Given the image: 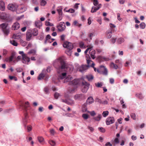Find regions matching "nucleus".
Segmentation results:
<instances>
[{"mask_svg": "<svg viewBox=\"0 0 146 146\" xmlns=\"http://www.w3.org/2000/svg\"><path fill=\"white\" fill-rule=\"evenodd\" d=\"M50 132L52 135H54L55 133L54 130L53 129H52L50 130Z\"/></svg>", "mask_w": 146, "mask_h": 146, "instance_id": "bf43d9fd", "label": "nucleus"}, {"mask_svg": "<svg viewBox=\"0 0 146 146\" xmlns=\"http://www.w3.org/2000/svg\"><path fill=\"white\" fill-rule=\"evenodd\" d=\"M10 42L14 46H17L18 44L15 40H11L10 41Z\"/></svg>", "mask_w": 146, "mask_h": 146, "instance_id": "72a5a7b5", "label": "nucleus"}, {"mask_svg": "<svg viewBox=\"0 0 146 146\" xmlns=\"http://www.w3.org/2000/svg\"><path fill=\"white\" fill-rule=\"evenodd\" d=\"M32 32L34 36H36L38 34V31L37 29H36L35 28L33 29L32 31Z\"/></svg>", "mask_w": 146, "mask_h": 146, "instance_id": "a878e982", "label": "nucleus"}, {"mask_svg": "<svg viewBox=\"0 0 146 146\" xmlns=\"http://www.w3.org/2000/svg\"><path fill=\"white\" fill-rule=\"evenodd\" d=\"M27 36V41H29L30 40L32 36L31 34L29 33H27L26 34Z\"/></svg>", "mask_w": 146, "mask_h": 146, "instance_id": "c756f323", "label": "nucleus"}, {"mask_svg": "<svg viewBox=\"0 0 146 146\" xmlns=\"http://www.w3.org/2000/svg\"><path fill=\"white\" fill-rule=\"evenodd\" d=\"M61 100L62 102L65 103L68 105H70L72 104L73 103V101H70V102L69 101V100L66 99H61Z\"/></svg>", "mask_w": 146, "mask_h": 146, "instance_id": "aec40b11", "label": "nucleus"}, {"mask_svg": "<svg viewBox=\"0 0 146 146\" xmlns=\"http://www.w3.org/2000/svg\"><path fill=\"white\" fill-rule=\"evenodd\" d=\"M131 117L133 119H136V117L135 113H131L130 114Z\"/></svg>", "mask_w": 146, "mask_h": 146, "instance_id": "09e8293b", "label": "nucleus"}, {"mask_svg": "<svg viewBox=\"0 0 146 146\" xmlns=\"http://www.w3.org/2000/svg\"><path fill=\"white\" fill-rule=\"evenodd\" d=\"M106 37L108 38H110L112 36V33L111 30L110 29L108 30L106 32Z\"/></svg>", "mask_w": 146, "mask_h": 146, "instance_id": "6ab92c4d", "label": "nucleus"}, {"mask_svg": "<svg viewBox=\"0 0 146 146\" xmlns=\"http://www.w3.org/2000/svg\"><path fill=\"white\" fill-rule=\"evenodd\" d=\"M89 52L92 58L93 59H94L96 58V56L95 55L96 54L95 51L94 50H92V49H90Z\"/></svg>", "mask_w": 146, "mask_h": 146, "instance_id": "f8f14e48", "label": "nucleus"}, {"mask_svg": "<svg viewBox=\"0 0 146 146\" xmlns=\"http://www.w3.org/2000/svg\"><path fill=\"white\" fill-rule=\"evenodd\" d=\"M145 24L144 22H142L140 24V28L141 29H144L145 28Z\"/></svg>", "mask_w": 146, "mask_h": 146, "instance_id": "c9c22d12", "label": "nucleus"}, {"mask_svg": "<svg viewBox=\"0 0 146 146\" xmlns=\"http://www.w3.org/2000/svg\"><path fill=\"white\" fill-rule=\"evenodd\" d=\"M114 122V119L113 117H108L106 120V123L108 125L113 123Z\"/></svg>", "mask_w": 146, "mask_h": 146, "instance_id": "1a4fd4ad", "label": "nucleus"}, {"mask_svg": "<svg viewBox=\"0 0 146 146\" xmlns=\"http://www.w3.org/2000/svg\"><path fill=\"white\" fill-rule=\"evenodd\" d=\"M124 41L123 38H119L117 40V42L119 44H121Z\"/></svg>", "mask_w": 146, "mask_h": 146, "instance_id": "473e14b6", "label": "nucleus"}, {"mask_svg": "<svg viewBox=\"0 0 146 146\" xmlns=\"http://www.w3.org/2000/svg\"><path fill=\"white\" fill-rule=\"evenodd\" d=\"M36 53V51L35 50H31L28 52L29 54H35Z\"/></svg>", "mask_w": 146, "mask_h": 146, "instance_id": "49530a36", "label": "nucleus"}, {"mask_svg": "<svg viewBox=\"0 0 146 146\" xmlns=\"http://www.w3.org/2000/svg\"><path fill=\"white\" fill-rule=\"evenodd\" d=\"M114 79L113 78H110V82L111 84H113L114 83Z\"/></svg>", "mask_w": 146, "mask_h": 146, "instance_id": "69168bd1", "label": "nucleus"}, {"mask_svg": "<svg viewBox=\"0 0 146 146\" xmlns=\"http://www.w3.org/2000/svg\"><path fill=\"white\" fill-rule=\"evenodd\" d=\"M86 77L88 81H90L92 80L93 78V76L92 75L87 76Z\"/></svg>", "mask_w": 146, "mask_h": 146, "instance_id": "79ce46f5", "label": "nucleus"}, {"mask_svg": "<svg viewBox=\"0 0 146 146\" xmlns=\"http://www.w3.org/2000/svg\"><path fill=\"white\" fill-rule=\"evenodd\" d=\"M38 140L40 143H41L43 141L44 139L42 137H38Z\"/></svg>", "mask_w": 146, "mask_h": 146, "instance_id": "864d4df0", "label": "nucleus"}, {"mask_svg": "<svg viewBox=\"0 0 146 146\" xmlns=\"http://www.w3.org/2000/svg\"><path fill=\"white\" fill-rule=\"evenodd\" d=\"M57 28L59 32H61L64 31L66 28L64 22H60L57 26Z\"/></svg>", "mask_w": 146, "mask_h": 146, "instance_id": "20e7f679", "label": "nucleus"}, {"mask_svg": "<svg viewBox=\"0 0 146 146\" xmlns=\"http://www.w3.org/2000/svg\"><path fill=\"white\" fill-rule=\"evenodd\" d=\"M106 146H112V144L110 142H108L105 144Z\"/></svg>", "mask_w": 146, "mask_h": 146, "instance_id": "774afa93", "label": "nucleus"}, {"mask_svg": "<svg viewBox=\"0 0 146 146\" xmlns=\"http://www.w3.org/2000/svg\"><path fill=\"white\" fill-rule=\"evenodd\" d=\"M35 25L37 27H39L42 25L41 22L38 21L35 22Z\"/></svg>", "mask_w": 146, "mask_h": 146, "instance_id": "c85d7f7f", "label": "nucleus"}, {"mask_svg": "<svg viewBox=\"0 0 146 146\" xmlns=\"http://www.w3.org/2000/svg\"><path fill=\"white\" fill-rule=\"evenodd\" d=\"M82 117L85 119H87L88 118V114H83L82 115Z\"/></svg>", "mask_w": 146, "mask_h": 146, "instance_id": "de8ad7c7", "label": "nucleus"}, {"mask_svg": "<svg viewBox=\"0 0 146 146\" xmlns=\"http://www.w3.org/2000/svg\"><path fill=\"white\" fill-rule=\"evenodd\" d=\"M94 34V33L93 32L92 33H90L89 35V36L90 38L91 39H92V37Z\"/></svg>", "mask_w": 146, "mask_h": 146, "instance_id": "338daca9", "label": "nucleus"}, {"mask_svg": "<svg viewBox=\"0 0 146 146\" xmlns=\"http://www.w3.org/2000/svg\"><path fill=\"white\" fill-rule=\"evenodd\" d=\"M51 38V36H50V35H48L46 36V40H45L44 43H46L47 42V40L48 39H50Z\"/></svg>", "mask_w": 146, "mask_h": 146, "instance_id": "603ef678", "label": "nucleus"}, {"mask_svg": "<svg viewBox=\"0 0 146 146\" xmlns=\"http://www.w3.org/2000/svg\"><path fill=\"white\" fill-rule=\"evenodd\" d=\"M62 8L61 6L58 7L57 9V11L59 15H62Z\"/></svg>", "mask_w": 146, "mask_h": 146, "instance_id": "5701e85b", "label": "nucleus"}, {"mask_svg": "<svg viewBox=\"0 0 146 146\" xmlns=\"http://www.w3.org/2000/svg\"><path fill=\"white\" fill-rule=\"evenodd\" d=\"M98 130L101 132L104 133L106 131L105 128L103 127H99L98 128Z\"/></svg>", "mask_w": 146, "mask_h": 146, "instance_id": "a19ab883", "label": "nucleus"}, {"mask_svg": "<svg viewBox=\"0 0 146 146\" xmlns=\"http://www.w3.org/2000/svg\"><path fill=\"white\" fill-rule=\"evenodd\" d=\"M93 47V46L92 45H90L88 46V48H87L86 50L84 52V53L85 54H87L88 51L90 50V49H92Z\"/></svg>", "mask_w": 146, "mask_h": 146, "instance_id": "2f4dec72", "label": "nucleus"}, {"mask_svg": "<svg viewBox=\"0 0 146 146\" xmlns=\"http://www.w3.org/2000/svg\"><path fill=\"white\" fill-rule=\"evenodd\" d=\"M136 95L140 99H142L143 98L141 93H137Z\"/></svg>", "mask_w": 146, "mask_h": 146, "instance_id": "37998d69", "label": "nucleus"}, {"mask_svg": "<svg viewBox=\"0 0 146 146\" xmlns=\"http://www.w3.org/2000/svg\"><path fill=\"white\" fill-rule=\"evenodd\" d=\"M46 3V2L44 0H42L41 1L40 4L42 6H44Z\"/></svg>", "mask_w": 146, "mask_h": 146, "instance_id": "3c124183", "label": "nucleus"}, {"mask_svg": "<svg viewBox=\"0 0 146 146\" xmlns=\"http://www.w3.org/2000/svg\"><path fill=\"white\" fill-rule=\"evenodd\" d=\"M98 4V0H93V4L95 6H97Z\"/></svg>", "mask_w": 146, "mask_h": 146, "instance_id": "5fc2aeb1", "label": "nucleus"}, {"mask_svg": "<svg viewBox=\"0 0 146 146\" xmlns=\"http://www.w3.org/2000/svg\"><path fill=\"white\" fill-rule=\"evenodd\" d=\"M63 46L64 48H67L70 50H72L74 47L73 44L68 42H64L63 44Z\"/></svg>", "mask_w": 146, "mask_h": 146, "instance_id": "423d86ee", "label": "nucleus"}, {"mask_svg": "<svg viewBox=\"0 0 146 146\" xmlns=\"http://www.w3.org/2000/svg\"><path fill=\"white\" fill-rule=\"evenodd\" d=\"M8 16L7 14L3 15L1 16V18L5 20L8 21Z\"/></svg>", "mask_w": 146, "mask_h": 146, "instance_id": "7c9ffc66", "label": "nucleus"}, {"mask_svg": "<svg viewBox=\"0 0 146 146\" xmlns=\"http://www.w3.org/2000/svg\"><path fill=\"white\" fill-rule=\"evenodd\" d=\"M59 62L61 64L60 68L62 69H65L66 68V64L65 62L62 59H60L59 60Z\"/></svg>", "mask_w": 146, "mask_h": 146, "instance_id": "ddd939ff", "label": "nucleus"}, {"mask_svg": "<svg viewBox=\"0 0 146 146\" xmlns=\"http://www.w3.org/2000/svg\"><path fill=\"white\" fill-rule=\"evenodd\" d=\"M13 37V38L18 39V38H20V36L19 35H17V34H14Z\"/></svg>", "mask_w": 146, "mask_h": 146, "instance_id": "a18cd8bd", "label": "nucleus"}, {"mask_svg": "<svg viewBox=\"0 0 146 146\" xmlns=\"http://www.w3.org/2000/svg\"><path fill=\"white\" fill-rule=\"evenodd\" d=\"M8 24L6 23L0 25V28L1 29L5 35H7L9 32V29L8 28Z\"/></svg>", "mask_w": 146, "mask_h": 146, "instance_id": "f257e3e1", "label": "nucleus"}, {"mask_svg": "<svg viewBox=\"0 0 146 146\" xmlns=\"http://www.w3.org/2000/svg\"><path fill=\"white\" fill-rule=\"evenodd\" d=\"M102 115L100 114H98L97 116L94 117L93 119L97 121H100L102 117Z\"/></svg>", "mask_w": 146, "mask_h": 146, "instance_id": "4be33fe9", "label": "nucleus"}, {"mask_svg": "<svg viewBox=\"0 0 146 146\" xmlns=\"http://www.w3.org/2000/svg\"><path fill=\"white\" fill-rule=\"evenodd\" d=\"M49 143L51 145L54 146L55 145L56 143L54 141L52 140H50L49 141Z\"/></svg>", "mask_w": 146, "mask_h": 146, "instance_id": "c03bdc74", "label": "nucleus"}, {"mask_svg": "<svg viewBox=\"0 0 146 146\" xmlns=\"http://www.w3.org/2000/svg\"><path fill=\"white\" fill-rule=\"evenodd\" d=\"M94 65H95L94 64L93 62L92 65L90 66L91 67H92L94 68V70L95 72H96V71L97 72V69L96 68L94 67Z\"/></svg>", "mask_w": 146, "mask_h": 146, "instance_id": "13d9d810", "label": "nucleus"}, {"mask_svg": "<svg viewBox=\"0 0 146 146\" xmlns=\"http://www.w3.org/2000/svg\"><path fill=\"white\" fill-rule=\"evenodd\" d=\"M14 57V55L12 54L10 57L9 58H7L5 59V60L6 62H10L13 60V59Z\"/></svg>", "mask_w": 146, "mask_h": 146, "instance_id": "b1692460", "label": "nucleus"}, {"mask_svg": "<svg viewBox=\"0 0 146 146\" xmlns=\"http://www.w3.org/2000/svg\"><path fill=\"white\" fill-rule=\"evenodd\" d=\"M110 65L111 67H113L115 69H117L118 68V66L117 65L112 62L111 63Z\"/></svg>", "mask_w": 146, "mask_h": 146, "instance_id": "f704fd0d", "label": "nucleus"}, {"mask_svg": "<svg viewBox=\"0 0 146 146\" xmlns=\"http://www.w3.org/2000/svg\"><path fill=\"white\" fill-rule=\"evenodd\" d=\"M97 72L101 74L105 75H107L108 73L107 69L105 66H100V68L97 69Z\"/></svg>", "mask_w": 146, "mask_h": 146, "instance_id": "7ed1b4c3", "label": "nucleus"}, {"mask_svg": "<svg viewBox=\"0 0 146 146\" xmlns=\"http://www.w3.org/2000/svg\"><path fill=\"white\" fill-rule=\"evenodd\" d=\"M88 112L92 116H94L96 115V113L95 112V111H88Z\"/></svg>", "mask_w": 146, "mask_h": 146, "instance_id": "ea45409f", "label": "nucleus"}, {"mask_svg": "<svg viewBox=\"0 0 146 146\" xmlns=\"http://www.w3.org/2000/svg\"><path fill=\"white\" fill-rule=\"evenodd\" d=\"M108 113L109 112L108 111H104L102 113V115L104 117H106L108 115Z\"/></svg>", "mask_w": 146, "mask_h": 146, "instance_id": "e433bc0d", "label": "nucleus"}, {"mask_svg": "<svg viewBox=\"0 0 146 146\" xmlns=\"http://www.w3.org/2000/svg\"><path fill=\"white\" fill-rule=\"evenodd\" d=\"M66 73L64 72L62 73L59 76L58 79H63L66 78L64 80V82L70 81L72 80V77L70 76H68L66 77Z\"/></svg>", "mask_w": 146, "mask_h": 146, "instance_id": "f03ea898", "label": "nucleus"}, {"mask_svg": "<svg viewBox=\"0 0 146 146\" xmlns=\"http://www.w3.org/2000/svg\"><path fill=\"white\" fill-rule=\"evenodd\" d=\"M94 102V100L92 97H88L87 99L86 104H90L93 103Z\"/></svg>", "mask_w": 146, "mask_h": 146, "instance_id": "4468645a", "label": "nucleus"}, {"mask_svg": "<svg viewBox=\"0 0 146 146\" xmlns=\"http://www.w3.org/2000/svg\"><path fill=\"white\" fill-rule=\"evenodd\" d=\"M87 105L85 103L83 105L82 108V111L83 112H85L87 111Z\"/></svg>", "mask_w": 146, "mask_h": 146, "instance_id": "393cba45", "label": "nucleus"}, {"mask_svg": "<svg viewBox=\"0 0 146 146\" xmlns=\"http://www.w3.org/2000/svg\"><path fill=\"white\" fill-rule=\"evenodd\" d=\"M89 84L86 82H83L82 86V92H86L89 88Z\"/></svg>", "mask_w": 146, "mask_h": 146, "instance_id": "39448f33", "label": "nucleus"}, {"mask_svg": "<svg viewBox=\"0 0 146 146\" xmlns=\"http://www.w3.org/2000/svg\"><path fill=\"white\" fill-rule=\"evenodd\" d=\"M64 97L65 99H67V100H68L70 101H72L71 100H70V97H69V96L68 94H65L64 95Z\"/></svg>", "mask_w": 146, "mask_h": 146, "instance_id": "8fccbe9b", "label": "nucleus"}, {"mask_svg": "<svg viewBox=\"0 0 146 146\" xmlns=\"http://www.w3.org/2000/svg\"><path fill=\"white\" fill-rule=\"evenodd\" d=\"M73 24L76 26H78L80 27L82 26L81 24H79L76 21H75L73 22Z\"/></svg>", "mask_w": 146, "mask_h": 146, "instance_id": "58836bf2", "label": "nucleus"}, {"mask_svg": "<svg viewBox=\"0 0 146 146\" xmlns=\"http://www.w3.org/2000/svg\"><path fill=\"white\" fill-rule=\"evenodd\" d=\"M79 80L78 79H75L70 82L71 84L74 85H76L79 83Z\"/></svg>", "mask_w": 146, "mask_h": 146, "instance_id": "412c9836", "label": "nucleus"}, {"mask_svg": "<svg viewBox=\"0 0 146 146\" xmlns=\"http://www.w3.org/2000/svg\"><path fill=\"white\" fill-rule=\"evenodd\" d=\"M74 98L75 100H78L80 101H81L85 99V97L84 94H80L75 95Z\"/></svg>", "mask_w": 146, "mask_h": 146, "instance_id": "0eeeda50", "label": "nucleus"}, {"mask_svg": "<svg viewBox=\"0 0 146 146\" xmlns=\"http://www.w3.org/2000/svg\"><path fill=\"white\" fill-rule=\"evenodd\" d=\"M23 63H25L27 62H29L30 61V58L27 57L26 54L23 55Z\"/></svg>", "mask_w": 146, "mask_h": 146, "instance_id": "9b49d317", "label": "nucleus"}, {"mask_svg": "<svg viewBox=\"0 0 146 146\" xmlns=\"http://www.w3.org/2000/svg\"><path fill=\"white\" fill-rule=\"evenodd\" d=\"M95 85L98 87H101L102 86V83H98L95 84Z\"/></svg>", "mask_w": 146, "mask_h": 146, "instance_id": "4d7b16f0", "label": "nucleus"}, {"mask_svg": "<svg viewBox=\"0 0 146 146\" xmlns=\"http://www.w3.org/2000/svg\"><path fill=\"white\" fill-rule=\"evenodd\" d=\"M90 65V63L88 65H82L80 67L79 71L81 72H83L86 70L88 69Z\"/></svg>", "mask_w": 146, "mask_h": 146, "instance_id": "9d476101", "label": "nucleus"}, {"mask_svg": "<svg viewBox=\"0 0 146 146\" xmlns=\"http://www.w3.org/2000/svg\"><path fill=\"white\" fill-rule=\"evenodd\" d=\"M119 143V140L117 138H116L113 141L112 144L115 145L116 144H118Z\"/></svg>", "mask_w": 146, "mask_h": 146, "instance_id": "cd10ccee", "label": "nucleus"}, {"mask_svg": "<svg viewBox=\"0 0 146 146\" xmlns=\"http://www.w3.org/2000/svg\"><path fill=\"white\" fill-rule=\"evenodd\" d=\"M99 9V8H97V7H92V10L91 11V13H94L96 12V11Z\"/></svg>", "mask_w": 146, "mask_h": 146, "instance_id": "bb28decb", "label": "nucleus"}, {"mask_svg": "<svg viewBox=\"0 0 146 146\" xmlns=\"http://www.w3.org/2000/svg\"><path fill=\"white\" fill-rule=\"evenodd\" d=\"M76 89V88H72V89H69L68 92H69L70 93L74 91Z\"/></svg>", "mask_w": 146, "mask_h": 146, "instance_id": "e2e57ef3", "label": "nucleus"}, {"mask_svg": "<svg viewBox=\"0 0 146 146\" xmlns=\"http://www.w3.org/2000/svg\"><path fill=\"white\" fill-rule=\"evenodd\" d=\"M44 90L46 94H47L48 92L49 88L47 87H45L44 88Z\"/></svg>", "mask_w": 146, "mask_h": 146, "instance_id": "680f3d73", "label": "nucleus"}, {"mask_svg": "<svg viewBox=\"0 0 146 146\" xmlns=\"http://www.w3.org/2000/svg\"><path fill=\"white\" fill-rule=\"evenodd\" d=\"M66 53L69 56H71L72 54L71 51L70 50L66 51Z\"/></svg>", "mask_w": 146, "mask_h": 146, "instance_id": "0e129e2a", "label": "nucleus"}, {"mask_svg": "<svg viewBox=\"0 0 146 146\" xmlns=\"http://www.w3.org/2000/svg\"><path fill=\"white\" fill-rule=\"evenodd\" d=\"M5 8L4 2L2 1H0V10L3 11Z\"/></svg>", "mask_w": 146, "mask_h": 146, "instance_id": "a211bd4d", "label": "nucleus"}, {"mask_svg": "<svg viewBox=\"0 0 146 146\" xmlns=\"http://www.w3.org/2000/svg\"><path fill=\"white\" fill-rule=\"evenodd\" d=\"M17 7V5L15 4H9L7 7L8 9L13 11H14L16 10Z\"/></svg>", "mask_w": 146, "mask_h": 146, "instance_id": "6e6552de", "label": "nucleus"}, {"mask_svg": "<svg viewBox=\"0 0 146 146\" xmlns=\"http://www.w3.org/2000/svg\"><path fill=\"white\" fill-rule=\"evenodd\" d=\"M86 60H87V64H89L91 62H93V61L90 60V55L88 54L86 55Z\"/></svg>", "mask_w": 146, "mask_h": 146, "instance_id": "f3484780", "label": "nucleus"}, {"mask_svg": "<svg viewBox=\"0 0 146 146\" xmlns=\"http://www.w3.org/2000/svg\"><path fill=\"white\" fill-rule=\"evenodd\" d=\"M60 95L59 93L57 92H55L54 95V97L56 99H58Z\"/></svg>", "mask_w": 146, "mask_h": 146, "instance_id": "6e6d98bb", "label": "nucleus"}, {"mask_svg": "<svg viewBox=\"0 0 146 146\" xmlns=\"http://www.w3.org/2000/svg\"><path fill=\"white\" fill-rule=\"evenodd\" d=\"M65 36L64 35H62L60 36L61 40L62 41H64L65 39Z\"/></svg>", "mask_w": 146, "mask_h": 146, "instance_id": "052dcab7", "label": "nucleus"}, {"mask_svg": "<svg viewBox=\"0 0 146 146\" xmlns=\"http://www.w3.org/2000/svg\"><path fill=\"white\" fill-rule=\"evenodd\" d=\"M19 24L18 23L16 22L13 24L12 27V29L15 30H17L19 28Z\"/></svg>", "mask_w": 146, "mask_h": 146, "instance_id": "2eb2a0df", "label": "nucleus"}, {"mask_svg": "<svg viewBox=\"0 0 146 146\" xmlns=\"http://www.w3.org/2000/svg\"><path fill=\"white\" fill-rule=\"evenodd\" d=\"M44 77V75L43 74H40L38 78V80H41Z\"/></svg>", "mask_w": 146, "mask_h": 146, "instance_id": "4c0bfd02", "label": "nucleus"}, {"mask_svg": "<svg viewBox=\"0 0 146 146\" xmlns=\"http://www.w3.org/2000/svg\"><path fill=\"white\" fill-rule=\"evenodd\" d=\"M29 103L28 102H26L25 104L22 103L20 104V106L21 107L23 108L26 110V109L29 106Z\"/></svg>", "mask_w": 146, "mask_h": 146, "instance_id": "dca6fc26", "label": "nucleus"}]
</instances>
